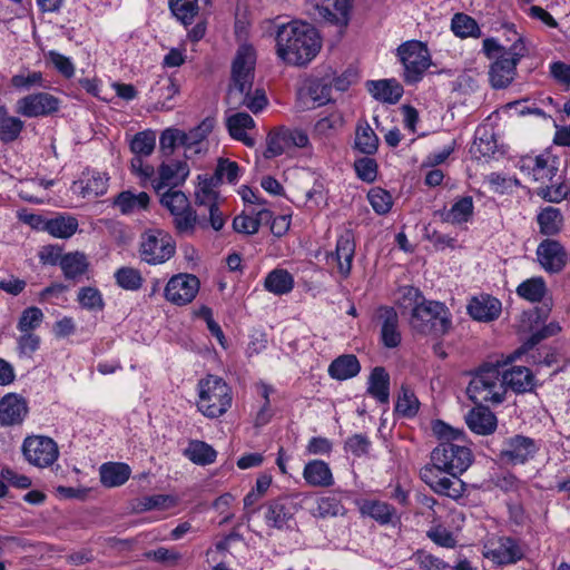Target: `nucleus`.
Wrapping results in <instances>:
<instances>
[{"label": "nucleus", "mask_w": 570, "mask_h": 570, "mask_svg": "<svg viewBox=\"0 0 570 570\" xmlns=\"http://www.w3.org/2000/svg\"><path fill=\"white\" fill-rule=\"evenodd\" d=\"M396 304L402 314L410 312L409 324L415 333L441 336L451 327L446 306L440 302L425 299L416 287L409 285L400 287Z\"/></svg>", "instance_id": "f257e3e1"}, {"label": "nucleus", "mask_w": 570, "mask_h": 570, "mask_svg": "<svg viewBox=\"0 0 570 570\" xmlns=\"http://www.w3.org/2000/svg\"><path fill=\"white\" fill-rule=\"evenodd\" d=\"M517 167L523 176L538 184L535 195L549 203H560L570 193V185L560 170V159L551 151L520 157Z\"/></svg>", "instance_id": "f03ea898"}, {"label": "nucleus", "mask_w": 570, "mask_h": 570, "mask_svg": "<svg viewBox=\"0 0 570 570\" xmlns=\"http://www.w3.org/2000/svg\"><path fill=\"white\" fill-rule=\"evenodd\" d=\"M255 62L256 56L253 47L242 46L237 50L232 66V83L226 97L230 109L246 107L256 114L267 106L268 100L263 89L252 92Z\"/></svg>", "instance_id": "7ed1b4c3"}, {"label": "nucleus", "mask_w": 570, "mask_h": 570, "mask_svg": "<svg viewBox=\"0 0 570 570\" xmlns=\"http://www.w3.org/2000/svg\"><path fill=\"white\" fill-rule=\"evenodd\" d=\"M276 47L283 61L293 66H305L318 53L321 39L312 26L292 21L277 28Z\"/></svg>", "instance_id": "20e7f679"}, {"label": "nucleus", "mask_w": 570, "mask_h": 570, "mask_svg": "<svg viewBox=\"0 0 570 570\" xmlns=\"http://www.w3.org/2000/svg\"><path fill=\"white\" fill-rule=\"evenodd\" d=\"M434 432L443 441L432 451L431 463L423 468H435L453 473H463L472 463V453L463 444L462 432L443 422L434 425Z\"/></svg>", "instance_id": "39448f33"}, {"label": "nucleus", "mask_w": 570, "mask_h": 570, "mask_svg": "<svg viewBox=\"0 0 570 570\" xmlns=\"http://www.w3.org/2000/svg\"><path fill=\"white\" fill-rule=\"evenodd\" d=\"M197 391V409L208 419L223 416L232 406V389L224 379L217 375L208 374L200 379Z\"/></svg>", "instance_id": "423d86ee"}, {"label": "nucleus", "mask_w": 570, "mask_h": 570, "mask_svg": "<svg viewBox=\"0 0 570 570\" xmlns=\"http://www.w3.org/2000/svg\"><path fill=\"white\" fill-rule=\"evenodd\" d=\"M466 393L476 404H500L505 397L504 380L502 379V365L487 363L472 376Z\"/></svg>", "instance_id": "0eeeda50"}, {"label": "nucleus", "mask_w": 570, "mask_h": 570, "mask_svg": "<svg viewBox=\"0 0 570 570\" xmlns=\"http://www.w3.org/2000/svg\"><path fill=\"white\" fill-rule=\"evenodd\" d=\"M504 28L513 32L515 40L508 48V56H500L490 67L489 78L491 86L495 89L505 88L513 81L519 61L528 53L524 39L518 35L513 26L507 24Z\"/></svg>", "instance_id": "6e6552de"}, {"label": "nucleus", "mask_w": 570, "mask_h": 570, "mask_svg": "<svg viewBox=\"0 0 570 570\" xmlns=\"http://www.w3.org/2000/svg\"><path fill=\"white\" fill-rule=\"evenodd\" d=\"M397 56L404 67V81L415 83L420 81L431 65L430 52L424 43L411 40L397 48Z\"/></svg>", "instance_id": "1a4fd4ad"}, {"label": "nucleus", "mask_w": 570, "mask_h": 570, "mask_svg": "<svg viewBox=\"0 0 570 570\" xmlns=\"http://www.w3.org/2000/svg\"><path fill=\"white\" fill-rule=\"evenodd\" d=\"M175 250L173 237L161 229H150L141 235L140 257L148 264H163L174 256Z\"/></svg>", "instance_id": "9d476101"}, {"label": "nucleus", "mask_w": 570, "mask_h": 570, "mask_svg": "<svg viewBox=\"0 0 570 570\" xmlns=\"http://www.w3.org/2000/svg\"><path fill=\"white\" fill-rule=\"evenodd\" d=\"M461 473H453L435 468H422L421 480L439 494L453 500L461 499L465 493V483L460 479Z\"/></svg>", "instance_id": "9b49d317"}, {"label": "nucleus", "mask_w": 570, "mask_h": 570, "mask_svg": "<svg viewBox=\"0 0 570 570\" xmlns=\"http://www.w3.org/2000/svg\"><path fill=\"white\" fill-rule=\"evenodd\" d=\"M21 450L24 459L37 468H48L59 456L57 443L51 438L43 435L27 436Z\"/></svg>", "instance_id": "f8f14e48"}, {"label": "nucleus", "mask_w": 570, "mask_h": 570, "mask_svg": "<svg viewBox=\"0 0 570 570\" xmlns=\"http://www.w3.org/2000/svg\"><path fill=\"white\" fill-rule=\"evenodd\" d=\"M264 521L271 529L279 531L291 528V522L298 511L297 503L288 495L272 499L262 505Z\"/></svg>", "instance_id": "ddd939ff"}, {"label": "nucleus", "mask_w": 570, "mask_h": 570, "mask_svg": "<svg viewBox=\"0 0 570 570\" xmlns=\"http://www.w3.org/2000/svg\"><path fill=\"white\" fill-rule=\"evenodd\" d=\"M60 100L49 92H35L17 100L16 112L27 118L47 117L59 110Z\"/></svg>", "instance_id": "4468645a"}, {"label": "nucleus", "mask_w": 570, "mask_h": 570, "mask_svg": "<svg viewBox=\"0 0 570 570\" xmlns=\"http://www.w3.org/2000/svg\"><path fill=\"white\" fill-rule=\"evenodd\" d=\"M354 256V234L352 230L346 229L337 237L335 250L326 254V264L336 268L342 278H347L351 275Z\"/></svg>", "instance_id": "2eb2a0df"}, {"label": "nucleus", "mask_w": 570, "mask_h": 570, "mask_svg": "<svg viewBox=\"0 0 570 570\" xmlns=\"http://www.w3.org/2000/svg\"><path fill=\"white\" fill-rule=\"evenodd\" d=\"M199 289V281L190 274L173 276L165 287V297L176 304L185 305L190 303Z\"/></svg>", "instance_id": "dca6fc26"}, {"label": "nucleus", "mask_w": 570, "mask_h": 570, "mask_svg": "<svg viewBox=\"0 0 570 570\" xmlns=\"http://www.w3.org/2000/svg\"><path fill=\"white\" fill-rule=\"evenodd\" d=\"M538 450L539 446L533 439L524 435H514L503 443L500 458L510 464H522L532 459Z\"/></svg>", "instance_id": "f3484780"}, {"label": "nucleus", "mask_w": 570, "mask_h": 570, "mask_svg": "<svg viewBox=\"0 0 570 570\" xmlns=\"http://www.w3.org/2000/svg\"><path fill=\"white\" fill-rule=\"evenodd\" d=\"M537 256L542 268L551 274L560 273L567 265L568 254L554 239H544L537 248Z\"/></svg>", "instance_id": "a211bd4d"}, {"label": "nucleus", "mask_w": 570, "mask_h": 570, "mask_svg": "<svg viewBox=\"0 0 570 570\" xmlns=\"http://www.w3.org/2000/svg\"><path fill=\"white\" fill-rule=\"evenodd\" d=\"M188 175L189 167L185 161L163 163L158 167V176L151 180V186L157 194H160L161 189L166 187L174 188L181 185Z\"/></svg>", "instance_id": "6ab92c4d"}, {"label": "nucleus", "mask_w": 570, "mask_h": 570, "mask_svg": "<svg viewBox=\"0 0 570 570\" xmlns=\"http://www.w3.org/2000/svg\"><path fill=\"white\" fill-rule=\"evenodd\" d=\"M517 294L531 303H540L544 302L543 306L539 308L540 317H547L551 311V299L549 303L546 302V296L548 294V287L544 279L541 276L531 277L529 279L523 281L517 287Z\"/></svg>", "instance_id": "aec40b11"}, {"label": "nucleus", "mask_w": 570, "mask_h": 570, "mask_svg": "<svg viewBox=\"0 0 570 570\" xmlns=\"http://www.w3.org/2000/svg\"><path fill=\"white\" fill-rule=\"evenodd\" d=\"M377 317L381 321V340L385 347L394 348L401 344V332L399 328V315L391 306H381L377 309Z\"/></svg>", "instance_id": "412c9836"}, {"label": "nucleus", "mask_w": 570, "mask_h": 570, "mask_svg": "<svg viewBox=\"0 0 570 570\" xmlns=\"http://www.w3.org/2000/svg\"><path fill=\"white\" fill-rule=\"evenodd\" d=\"M332 86L321 80H313L298 91L297 104L302 109H313L331 100Z\"/></svg>", "instance_id": "4be33fe9"}, {"label": "nucleus", "mask_w": 570, "mask_h": 570, "mask_svg": "<svg viewBox=\"0 0 570 570\" xmlns=\"http://www.w3.org/2000/svg\"><path fill=\"white\" fill-rule=\"evenodd\" d=\"M350 9L348 0H323L322 3L316 6L315 11L318 19L340 27H346L350 19Z\"/></svg>", "instance_id": "5701e85b"}, {"label": "nucleus", "mask_w": 570, "mask_h": 570, "mask_svg": "<svg viewBox=\"0 0 570 570\" xmlns=\"http://www.w3.org/2000/svg\"><path fill=\"white\" fill-rule=\"evenodd\" d=\"M28 413L27 402L23 397L9 393L0 400V424H20Z\"/></svg>", "instance_id": "b1692460"}, {"label": "nucleus", "mask_w": 570, "mask_h": 570, "mask_svg": "<svg viewBox=\"0 0 570 570\" xmlns=\"http://www.w3.org/2000/svg\"><path fill=\"white\" fill-rule=\"evenodd\" d=\"M41 259L50 264L57 263V258H49L43 254H41ZM58 264L67 279H76L80 277L87 272L89 265L86 255L79 252L62 255Z\"/></svg>", "instance_id": "393cba45"}, {"label": "nucleus", "mask_w": 570, "mask_h": 570, "mask_svg": "<svg viewBox=\"0 0 570 570\" xmlns=\"http://www.w3.org/2000/svg\"><path fill=\"white\" fill-rule=\"evenodd\" d=\"M468 312L476 321L490 322L499 317L501 302L490 295L473 297L468 305Z\"/></svg>", "instance_id": "a878e982"}, {"label": "nucleus", "mask_w": 570, "mask_h": 570, "mask_svg": "<svg viewBox=\"0 0 570 570\" xmlns=\"http://www.w3.org/2000/svg\"><path fill=\"white\" fill-rule=\"evenodd\" d=\"M502 379L505 390L510 387L515 393L531 391L534 386V376L525 366H512L509 370L502 367Z\"/></svg>", "instance_id": "bb28decb"}, {"label": "nucleus", "mask_w": 570, "mask_h": 570, "mask_svg": "<svg viewBox=\"0 0 570 570\" xmlns=\"http://www.w3.org/2000/svg\"><path fill=\"white\" fill-rule=\"evenodd\" d=\"M303 478L311 487L327 488L334 484V478L328 464L321 460L307 462L303 470Z\"/></svg>", "instance_id": "cd10ccee"}, {"label": "nucleus", "mask_w": 570, "mask_h": 570, "mask_svg": "<svg viewBox=\"0 0 570 570\" xmlns=\"http://www.w3.org/2000/svg\"><path fill=\"white\" fill-rule=\"evenodd\" d=\"M226 126L232 138L244 142L248 147L255 145L254 138L246 130L255 127V121L246 112H235L226 118Z\"/></svg>", "instance_id": "c85d7f7f"}, {"label": "nucleus", "mask_w": 570, "mask_h": 570, "mask_svg": "<svg viewBox=\"0 0 570 570\" xmlns=\"http://www.w3.org/2000/svg\"><path fill=\"white\" fill-rule=\"evenodd\" d=\"M465 421L470 430L480 435L491 434L497 428L495 415L485 406L472 409Z\"/></svg>", "instance_id": "c756f323"}, {"label": "nucleus", "mask_w": 570, "mask_h": 570, "mask_svg": "<svg viewBox=\"0 0 570 570\" xmlns=\"http://www.w3.org/2000/svg\"><path fill=\"white\" fill-rule=\"evenodd\" d=\"M366 88L376 100L389 104L397 102L403 95L402 86L392 79L367 81Z\"/></svg>", "instance_id": "7c9ffc66"}, {"label": "nucleus", "mask_w": 570, "mask_h": 570, "mask_svg": "<svg viewBox=\"0 0 570 570\" xmlns=\"http://www.w3.org/2000/svg\"><path fill=\"white\" fill-rule=\"evenodd\" d=\"M149 202V195L145 191L135 194L130 190H124L116 196L114 205L121 214L131 215L147 209Z\"/></svg>", "instance_id": "2f4dec72"}, {"label": "nucleus", "mask_w": 570, "mask_h": 570, "mask_svg": "<svg viewBox=\"0 0 570 570\" xmlns=\"http://www.w3.org/2000/svg\"><path fill=\"white\" fill-rule=\"evenodd\" d=\"M361 371L357 357L353 354H344L336 357L328 366L331 377L344 381L356 376Z\"/></svg>", "instance_id": "473e14b6"}, {"label": "nucleus", "mask_w": 570, "mask_h": 570, "mask_svg": "<svg viewBox=\"0 0 570 570\" xmlns=\"http://www.w3.org/2000/svg\"><path fill=\"white\" fill-rule=\"evenodd\" d=\"M360 511L362 515L368 517L380 524L392 523L393 519L396 518V511L392 505L377 500H365L361 504Z\"/></svg>", "instance_id": "72a5a7b5"}, {"label": "nucleus", "mask_w": 570, "mask_h": 570, "mask_svg": "<svg viewBox=\"0 0 570 570\" xmlns=\"http://www.w3.org/2000/svg\"><path fill=\"white\" fill-rule=\"evenodd\" d=\"M100 481L105 487H120L130 476V468L126 463H105L100 466Z\"/></svg>", "instance_id": "f704fd0d"}, {"label": "nucleus", "mask_w": 570, "mask_h": 570, "mask_svg": "<svg viewBox=\"0 0 570 570\" xmlns=\"http://www.w3.org/2000/svg\"><path fill=\"white\" fill-rule=\"evenodd\" d=\"M291 149L287 127H278L272 129L266 137V149L264 157L266 159L275 158Z\"/></svg>", "instance_id": "c9c22d12"}, {"label": "nucleus", "mask_w": 570, "mask_h": 570, "mask_svg": "<svg viewBox=\"0 0 570 570\" xmlns=\"http://www.w3.org/2000/svg\"><path fill=\"white\" fill-rule=\"evenodd\" d=\"M344 118L341 112L334 111L321 118L314 125L313 137L322 141L330 139L343 128Z\"/></svg>", "instance_id": "e433bc0d"}, {"label": "nucleus", "mask_w": 570, "mask_h": 570, "mask_svg": "<svg viewBox=\"0 0 570 570\" xmlns=\"http://www.w3.org/2000/svg\"><path fill=\"white\" fill-rule=\"evenodd\" d=\"M218 181L213 176H198V185L195 189V204L199 207H206L218 202V191L216 190Z\"/></svg>", "instance_id": "4c0bfd02"}, {"label": "nucleus", "mask_w": 570, "mask_h": 570, "mask_svg": "<svg viewBox=\"0 0 570 570\" xmlns=\"http://www.w3.org/2000/svg\"><path fill=\"white\" fill-rule=\"evenodd\" d=\"M46 232L58 238L71 237L78 228V220L72 216L59 215L45 222Z\"/></svg>", "instance_id": "58836bf2"}, {"label": "nucleus", "mask_w": 570, "mask_h": 570, "mask_svg": "<svg viewBox=\"0 0 570 570\" xmlns=\"http://www.w3.org/2000/svg\"><path fill=\"white\" fill-rule=\"evenodd\" d=\"M264 287L275 295L287 294L294 287V278L285 269H274L265 277Z\"/></svg>", "instance_id": "ea45409f"}, {"label": "nucleus", "mask_w": 570, "mask_h": 570, "mask_svg": "<svg viewBox=\"0 0 570 570\" xmlns=\"http://www.w3.org/2000/svg\"><path fill=\"white\" fill-rule=\"evenodd\" d=\"M389 384L386 371L383 367H375L370 375L367 392L379 402L386 403L390 396Z\"/></svg>", "instance_id": "a19ab883"}, {"label": "nucleus", "mask_w": 570, "mask_h": 570, "mask_svg": "<svg viewBox=\"0 0 570 570\" xmlns=\"http://www.w3.org/2000/svg\"><path fill=\"white\" fill-rule=\"evenodd\" d=\"M379 147V137L367 121L358 122L355 131V148L365 155H373Z\"/></svg>", "instance_id": "79ce46f5"}, {"label": "nucleus", "mask_w": 570, "mask_h": 570, "mask_svg": "<svg viewBox=\"0 0 570 570\" xmlns=\"http://www.w3.org/2000/svg\"><path fill=\"white\" fill-rule=\"evenodd\" d=\"M537 222L541 234L552 236L561 229L563 217L559 208L549 206L538 214Z\"/></svg>", "instance_id": "37998d69"}, {"label": "nucleus", "mask_w": 570, "mask_h": 570, "mask_svg": "<svg viewBox=\"0 0 570 570\" xmlns=\"http://www.w3.org/2000/svg\"><path fill=\"white\" fill-rule=\"evenodd\" d=\"M23 121L10 116L4 107H0V140L8 144L14 141L23 129Z\"/></svg>", "instance_id": "c03bdc74"}, {"label": "nucleus", "mask_w": 570, "mask_h": 570, "mask_svg": "<svg viewBox=\"0 0 570 570\" xmlns=\"http://www.w3.org/2000/svg\"><path fill=\"white\" fill-rule=\"evenodd\" d=\"M173 216L175 227L180 234H191L195 226L207 228L206 217L204 215H198L190 207Z\"/></svg>", "instance_id": "a18cd8bd"}, {"label": "nucleus", "mask_w": 570, "mask_h": 570, "mask_svg": "<svg viewBox=\"0 0 570 570\" xmlns=\"http://www.w3.org/2000/svg\"><path fill=\"white\" fill-rule=\"evenodd\" d=\"M473 215L472 197L466 196L456 200L450 210L442 215L443 220L451 224H462L470 220Z\"/></svg>", "instance_id": "49530a36"}, {"label": "nucleus", "mask_w": 570, "mask_h": 570, "mask_svg": "<svg viewBox=\"0 0 570 570\" xmlns=\"http://www.w3.org/2000/svg\"><path fill=\"white\" fill-rule=\"evenodd\" d=\"M493 559L500 564L514 563L522 559L523 551L517 541L511 538L501 540L500 546L492 551Z\"/></svg>", "instance_id": "de8ad7c7"}, {"label": "nucleus", "mask_w": 570, "mask_h": 570, "mask_svg": "<svg viewBox=\"0 0 570 570\" xmlns=\"http://www.w3.org/2000/svg\"><path fill=\"white\" fill-rule=\"evenodd\" d=\"M185 455L196 464L207 465L216 460L217 452L203 441H191L185 450Z\"/></svg>", "instance_id": "09e8293b"}, {"label": "nucleus", "mask_w": 570, "mask_h": 570, "mask_svg": "<svg viewBox=\"0 0 570 570\" xmlns=\"http://www.w3.org/2000/svg\"><path fill=\"white\" fill-rule=\"evenodd\" d=\"M451 30L460 38H480L482 32L478 22L468 14L455 13L451 20Z\"/></svg>", "instance_id": "8fccbe9b"}, {"label": "nucleus", "mask_w": 570, "mask_h": 570, "mask_svg": "<svg viewBox=\"0 0 570 570\" xmlns=\"http://www.w3.org/2000/svg\"><path fill=\"white\" fill-rule=\"evenodd\" d=\"M151 92L164 108L170 109L173 106L169 101L179 92V86L171 77H160Z\"/></svg>", "instance_id": "3c124183"}, {"label": "nucleus", "mask_w": 570, "mask_h": 570, "mask_svg": "<svg viewBox=\"0 0 570 570\" xmlns=\"http://www.w3.org/2000/svg\"><path fill=\"white\" fill-rule=\"evenodd\" d=\"M173 14L184 24H191L199 11L198 0H169Z\"/></svg>", "instance_id": "603ef678"}, {"label": "nucleus", "mask_w": 570, "mask_h": 570, "mask_svg": "<svg viewBox=\"0 0 570 570\" xmlns=\"http://www.w3.org/2000/svg\"><path fill=\"white\" fill-rule=\"evenodd\" d=\"M269 217H271V212L267 209L259 210L257 213L256 217L242 214L234 218L233 228L237 233L253 235L258 232L262 219L269 218Z\"/></svg>", "instance_id": "864d4df0"}, {"label": "nucleus", "mask_w": 570, "mask_h": 570, "mask_svg": "<svg viewBox=\"0 0 570 570\" xmlns=\"http://www.w3.org/2000/svg\"><path fill=\"white\" fill-rule=\"evenodd\" d=\"M156 145L154 131L145 130L137 132L130 140V150L135 157H147L153 154Z\"/></svg>", "instance_id": "5fc2aeb1"}, {"label": "nucleus", "mask_w": 570, "mask_h": 570, "mask_svg": "<svg viewBox=\"0 0 570 570\" xmlns=\"http://www.w3.org/2000/svg\"><path fill=\"white\" fill-rule=\"evenodd\" d=\"M160 203L171 215L181 213L190 207L186 195L174 188H168L165 193L160 194Z\"/></svg>", "instance_id": "6e6d98bb"}, {"label": "nucleus", "mask_w": 570, "mask_h": 570, "mask_svg": "<svg viewBox=\"0 0 570 570\" xmlns=\"http://www.w3.org/2000/svg\"><path fill=\"white\" fill-rule=\"evenodd\" d=\"M144 558L166 567H174L180 562L183 556L175 548L159 547L155 550L146 551Z\"/></svg>", "instance_id": "4d7b16f0"}, {"label": "nucleus", "mask_w": 570, "mask_h": 570, "mask_svg": "<svg viewBox=\"0 0 570 570\" xmlns=\"http://www.w3.org/2000/svg\"><path fill=\"white\" fill-rule=\"evenodd\" d=\"M177 504V500L173 495L168 494H155L141 498L136 509L138 511H149V510H167Z\"/></svg>", "instance_id": "13d9d810"}, {"label": "nucleus", "mask_w": 570, "mask_h": 570, "mask_svg": "<svg viewBox=\"0 0 570 570\" xmlns=\"http://www.w3.org/2000/svg\"><path fill=\"white\" fill-rule=\"evenodd\" d=\"M77 301L82 308L88 311H101L105 306L101 293L98 288L91 286L81 287Z\"/></svg>", "instance_id": "bf43d9fd"}, {"label": "nucleus", "mask_w": 570, "mask_h": 570, "mask_svg": "<svg viewBox=\"0 0 570 570\" xmlns=\"http://www.w3.org/2000/svg\"><path fill=\"white\" fill-rule=\"evenodd\" d=\"M419 400L407 387L402 386L399 394L395 411L404 417H412L417 413Z\"/></svg>", "instance_id": "052dcab7"}, {"label": "nucleus", "mask_w": 570, "mask_h": 570, "mask_svg": "<svg viewBox=\"0 0 570 570\" xmlns=\"http://www.w3.org/2000/svg\"><path fill=\"white\" fill-rule=\"evenodd\" d=\"M116 283L124 289L137 291L141 287L142 277L138 269L121 267L115 273Z\"/></svg>", "instance_id": "680f3d73"}, {"label": "nucleus", "mask_w": 570, "mask_h": 570, "mask_svg": "<svg viewBox=\"0 0 570 570\" xmlns=\"http://www.w3.org/2000/svg\"><path fill=\"white\" fill-rule=\"evenodd\" d=\"M215 126V119L207 117L198 126L190 129L188 132L185 131V147L191 148L193 146L202 142L213 130Z\"/></svg>", "instance_id": "e2e57ef3"}, {"label": "nucleus", "mask_w": 570, "mask_h": 570, "mask_svg": "<svg viewBox=\"0 0 570 570\" xmlns=\"http://www.w3.org/2000/svg\"><path fill=\"white\" fill-rule=\"evenodd\" d=\"M11 86L19 90H29L32 87H46L43 75L40 71L20 72L12 76Z\"/></svg>", "instance_id": "0e129e2a"}, {"label": "nucleus", "mask_w": 570, "mask_h": 570, "mask_svg": "<svg viewBox=\"0 0 570 570\" xmlns=\"http://www.w3.org/2000/svg\"><path fill=\"white\" fill-rule=\"evenodd\" d=\"M43 313L39 307L31 306L26 308L18 322V330L20 332H30L33 333V331L40 326V324L43 321Z\"/></svg>", "instance_id": "69168bd1"}, {"label": "nucleus", "mask_w": 570, "mask_h": 570, "mask_svg": "<svg viewBox=\"0 0 570 570\" xmlns=\"http://www.w3.org/2000/svg\"><path fill=\"white\" fill-rule=\"evenodd\" d=\"M239 176V166L236 161L220 158L217 163L214 179L220 184L224 179L228 183L234 184L237 181Z\"/></svg>", "instance_id": "338daca9"}, {"label": "nucleus", "mask_w": 570, "mask_h": 570, "mask_svg": "<svg viewBox=\"0 0 570 570\" xmlns=\"http://www.w3.org/2000/svg\"><path fill=\"white\" fill-rule=\"evenodd\" d=\"M412 560L423 570H446L449 564L442 559L424 550L416 551Z\"/></svg>", "instance_id": "774afa93"}]
</instances>
